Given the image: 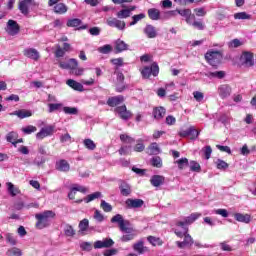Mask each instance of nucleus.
I'll use <instances>...</instances> for the list:
<instances>
[{
    "label": "nucleus",
    "instance_id": "obj_1",
    "mask_svg": "<svg viewBox=\"0 0 256 256\" xmlns=\"http://www.w3.org/2000/svg\"><path fill=\"white\" fill-rule=\"evenodd\" d=\"M174 233L177 235V237H180V239L184 237V241L176 242V245L179 247V249H185V247H191V245H193V238L191 235H189L188 227H183L181 230L175 229Z\"/></svg>",
    "mask_w": 256,
    "mask_h": 256
},
{
    "label": "nucleus",
    "instance_id": "obj_2",
    "mask_svg": "<svg viewBox=\"0 0 256 256\" xmlns=\"http://www.w3.org/2000/svg\"><path fill=\"white\" fill-rule=\"evenodd\" d=\"M37 222H36V227L37 229H45V227H49L51 225V222L49 219H54L55 217V212L51 210H46L42 213H38L35 215Z\"/></svg>",
    "mask_w": 256,
    "mask_h": 256
},
{
    "label": "nucleus",
    "instance_id": "obj_3",
    "mask_svg": "<svg viewBox=\"0 0 256 256\" xmlns=\"http://www.w3.org/2000/svg\"><path fill=\"white\" fill-rule=\"evenodd\" d=\"M205 59L212 67H217L223 61V50H208Z\"/></svg>",
    "mask_w": 256,
    "mask_h": 256
},
{
    "label": "nucleus",
    "instance_id": "obj_4",
    "mask_svg": "<svg viewBox=\"0 0 256 256\" xmlns=\"http://www.w3.org/2000/svg\"><path fill=\"white\" fill-rule=\"evenodd\" d=\"M53 133H55L54 125L45 126L36 134V139L42 140L45 139V137H51Z\"/></svg>",
    "mask_w": 256,
    "mask_h": 256
},
{
    "label": "nucleus",
    "instance_id": "obj_5",
    "mask_svg": "<svg viewBox=\"0 0 256 256\" xmlns=\"http://www.w3.org/2000/svg\"><path fill=\"white\" fill-rule=\"evenodd\" d=\"M115 112L118 113V117H120V119H122L123 121H129V119L133 117V113L127 110V106L125 105L116 107Z\"/></svg>",
    "mask_w": 256,
    "mask_h": 256
},
{
    "label": "nucleus",
    "instance_id": "obj_6",
    "mask_svg": "<svg viewBox=\"0 0 256 256\" xmlns=\"http://www.w3.org/2000/svg\"><path fill=\"white\" fill-rule=\"evenodd\" d=\"M5 30H6V33H8V35L15 37V35L19 34L20 27H19V24L17 23V21L9 20L7 22Z\"/></svg>",
    "mask_w": 256,
    "mask_h": 256
},
{
    "label": "nucleus",
    "instance_id": "obj_7",
    "mask_svg": "<svg viewBox=\"0 0 256 256\" xmlns=\"http://www.w3.org/2000/svg\"><path fill=\"white\" fill-rule=\"evenodd\" d=\"M201 217V213H192L190 216L184 218V221H178L176 225L178 227H181L183 230V227H187V225H191V223H195L197 219Z\"/></svg>",
    "mask_w": 256,
    "mask_h": 256
},
{
    "label": "nucleus",
    "instance_id": "obj_8",
    "mask_svg": "<svg viewBox=\"0 0 256 256\" xmlns=\"http://www.w3.org/2000/svg\"><path fill=\"white\" fill-rule=\"evenodd\" d=\"M23 55L28 59H32V61H39V59H41V54H39V51L35 48L24 49Z\"/></svg>",
    "mask_w": 256,
    "mask_h": 256
},
{
    "label": "nucleus",
    "instance_id": "obj_9",
    "mask_svg": "<svg viewBox=\"0 0 256 256\" xmlns=\"http://www.w3.org/2000/svg\"><path fill=\"white\" fill-rule=\"evenodd\" d=\"M115 242L111 238H105L103 240H98L94 243V249H107L113 247Z\"/></svg>",
    "mask_w": 256,
    "mask_h": 256
},
{
    "label": "nucleus",
    "instance_id": "obj_10",
    "mask_svg": "<svg viewBox=\"0 0 256 256\" xmlns=\"http://www.w3.org/2000/svg\"><path fill=\"white\" fill-rule=\"evenodd\" d=\"M144 204L145 202L141 199L128 198L125 201L127 209H141V207H143Z\"/></svg>",
    "mask_w": 256,
    "mask_h": 256
},
{
    "label": "nucleus",
    "instance_id": "obj_11",
    "mask_svg": "<svg viewBox=\"0 0 256 256\" xmlns=\"http://www.w3.org/2000/svg\"><path fill=\"white\" fill-rule=\"evenodd\" d=\"M240 62L242 63V65H245L246 67H253V53L243 52L242 55L240 56Z\"/></svg>",
    "mask_w": 256,
    "mask_h": 256
},
{
    "label": "nucleus",
    "instance_id": "obj_12",
    "mask_svg": "<svg viewBox=\"0 0 256 256\" xmlns=\"http://www.w3.org/2000/svg\"><path fill=\"white\" fill-rule=\"evenodd\" d=\"M107 25H109V27H115L120 31H123L126 27L125 21L119 20L117 18H109L107 20Z\"/></svg>",
    "mask_w": 256,
    "mask_h": 256
},
{
    "label": "nucleus",
    "instance_id": "obj_13",
    "mask_svg": "<svg viewBox=\"0 0 256 256\" xmlns=\"http://www.w3.org/2000/svg\"><path fill=\"white\" fill-rule=\"evenodd\" d=\"M132 247L138 255H145V253H149V248L145 246V243L142 240L134 243Z\"/></svg>",
    "mask_w": 256,
    "mask_h": 256
},
{
    "label": "nucleus",
    "instance_id": "obj_14",
    "mask_svg": "<svg viewBox=\"0 0 256 256\" xmlns=\"http://www.w3.org/2000/svg\"><path fill=\"white\" fill-rule=\"evenodd\" d=\"M56 170L61 171L62 173H68L71 170V165L65 159L58 160L56 162Z\"/></svg>",
    "mask_w": 256,
    "mask_h": 256
},
{
    "label": "nucleus",
    "instance_id": "obj_15",
    "mask_svg": "<svg viewBox=\"0 0 256 256\" xmlns=\"http://www.w3.org/2000/svg\"><path fill=\"white\" fill-rule=\"evenodd\" d=\"M119 189L123 197H129V195L132 193L131 185L125 181H120Z\"/></svg>",
    "mask_w": 256,
    "mask_h": 256
},
{
    "label": "nucleus",
    "instance_id": "obj_16",
    "mask_svg": "<svg viewBox=\"0 0 256 256\" xmlns=\"http://www.w3.org/2000/svg\"><path fill=\"white\" fill-rule=\"evenodd\" d=\"M178 15L185 18L186 23L191 24V21H195V16L191 12V9L178 10Z\"/></svg>",
    "mask_w": 256,
    "mask_h": 256
},
{
    "label": "nucleus",
    "instance_id": "obj_17",
    "mask_svg": "<svg viewBox=\"0 0 256 256\" xmlns=\"http://www.w3.org/2000/svg\"><path fill=\"white\" fill-rule=\"evenodd\" d=\"M33 0H19L18 9L23 15H29V5Z\"/></svg>",
    "mask_w": 256,
    "mask_h": 256
},
{
    "label": "nucleus",
    "instance_id": "obj_18",
    "mask_svg": "<svg viewBox=\"0 0 256 256\" xmlns=\"http://www.w3.org/2000/svg\"><path fill=\"white\" fill-rule=\"evenodd\" d=\"M218 94L221 99H227V97L231 96V87L227 84H223L218 88Z\"/></svg>",
    "mask_w": 256,
    "mask_h": 256
},
{
    "label": "nucleus",
    "instance_id": "obj_19",
    "mask_svg": "<svg viewBox=\"0 0 256 256\" xmlns=\"http://www.w3.org/2000/svg\"><path fill=\"white\" fill-rule=\"evenodd\" d=\"M123 101H125V97H123V95H118L108 98L107 105H109V107H117V105H121Z\"/></svg>",
    "mask_w": 256,
    "mask_h": 256
},
{
    "label": "nucleus",
    "instance_id": "obj_20",
    "mask_svg": "<svg viewBox=\"0 0 256 256\" xmlns=\"http://www.w3.org/2000/svg\"><path fill=\"white\" fill-rule=\"evenodd\" d=\"M67 27H79L78 30L87 29V25H82V21L79 18L70 19L67 21Z\"/></svg>",
    "mask_w": 256,
    "mask_h": 256
},
{
    "label": "nucleus",
    "instance_id": "obj_21",
    "mask_svg": "<svg viewBox=\"0 0 256 256\" xmlns=\"http://www.w3.org/2000/svg\"><path fill=\"white\" fill-rule=\"evenodd\" d=\"M117 75V82L120 83L116 86V91L118 93H122V91H125V85H123V81H125V75H123V72H116Z\"/></svg>",
    "mask_w": 256,
    "mask_h": 256
},
{
    "label": "nucleus",
    "instance_id": "obj_22",
    "mask_svg": "<svg viewBox=\"0 0 256 256\" xmlns=\"http://www.w3.org/2000/svg\"><path fill=\"white\" fill-rule=\"evenodd\" d=\"M6 187H7L8 193H9V195H11V197H17V195H19L21 193V190L19 189V187L15 186L11 182H7Z\"/></svg>",
    "mask_w": 256,
    "mask_h": 256
},
{
    "label": "nucleus",
    "instance_id": "obj_23",
    "mask_svg": "<svg viewBox=\"0 0 256 256\" xmlns=\"http://www.w3.org/2000/svg\"><path fill=\"white\" fill-rule=\"evenodd\" d=\"M66 85H68V87H71V89H74V91H80V92L84 91L83 84H81L73 79H68L66 81Z\"/></svg>",
    "mask_w": 256,
    "mask_h": 256
},
{
    "label": "nucleus",
    "instance_id": "obj_24",
    "mask_svg": "<svg viewBox=\"0 0 256 256\" xmlns=\"http://www.w3.org/2000/svg\"><path fill=\"white\" fill-rule=\"evenodd\" d=\"M144 33L148 37V39H155L157 37V30L153 25H146L144 28Z\"/></svg>",
    "mask_w": 256,
    "mask_h": 256
},
{
    "label": "nucleus",
    "instance_id": "obj_25",
    "mask_svg": "<svg viewBox=\"0 0 256 256\" xmlns=\"http://www.w3.org/2000/svg\"><path fill=\"white\" fill-rule=\"evenodd\" d=\"M150 183L153 187H161V185L165 183V177L161 175H154L150 179Z\"/></svg>",
    "mask_w": 256,
    "mask_h": 256
},
{
    "label": "nucleus",
    "instance_id": "obj_26",
    "mask_svg": "<svg viewBox=\"0 0 256 256\" xmlns=\"http://www.w3.org/2000/svg\"><path fill=\"white\" fill-rule=\"evenodd\" d=\"M10 115H16V117H19V119H25L27 117H31L33 115V112H31V110L22 109L14 111L10 113Z\"/></svg>",
    "mask_w": 256,
    "mask_h": 256
},
{
    "label": "nucleus",
    "instance_id": "obj_27",
    "mask_svg": "<svg viewBox=\"0 0 256 256\" xmlns=\"http://www.w3.org/2000/svg\"><path fill=\"white\" fill-rule=\"evenodd\" d=\"M234 219L239 223H251V216L249 214L236 213L234 214Z\"/></svg>",
    "mask_w": 256,
    "mask_h": 256
},
{
    "label": "nucleus",
    "instance_id": "obj_28",
    "mask_svg": "<svg viewBox=\"0 0 256 256\" xmlns=\"http://www.w3.org/2000/svg\"><path fill=\"white\" fill-rule=\"evenodd\" d=\"M129 45H127V43H125V41L118 39L115 42V50L117 51V53H123V51H127Z\"/></svg>",
    "mask_w": 256,
    "mask_h": 256
},
{
    "label": "nucleus",
    "instance_id": "obj_29",
    "mask_svg": "<svg viewBox=\"0 0 256 256\" xmlns=\"http://www.w3.org/2000/svg\"><path fill=\"white\" fill-rule=\"evenodd\" d=\"M148 17L152 19V21H159L161 18V12L159 9L152 8L148 10Z\"/></svg>",
    "mask_w": 256,
    "mask_h": 256
},
{
    "label": "nucleus",
    "instance_id": "obj_30",
    "mask_svg": "<svg viewBox=\"0 0 256 256\" xmlns=\"http://www.w3.org/2000/svg\"><path fill=\"white\" fill-rule=\"evenodd\" d=\"M16 139H19V134L15 131L9 132L6 135V141H8V143H12L14 147H17V142H15Z\"/></svg>",
    "mask_w": 256,
    "mask_h": 256
},
{
    "label": "nucleus",
    "instance_id": "obj_31",
    "mask_svg": "<svg viewBox=\"0 0 256 256\" xmlns=\"http://www.w3.org/2000/svg\"><path fill=\"white\" fill-rule=\"evenodd\" d=\"M148 155H159L161 153V148H159V144L156 142L150 144V146L147 149Z\"/></svg>",
    "mask_w": 256,
    "mask_h": 256
},
{
    "label": "nucleus",
    "instance_id": "obj_32",
    "mask_svg": "<svg viewBox=\"0 0 256 256\" xmlns=\"http://www.w3.org/2000/svg\"><path fill=\"white\" fill-rule=\"evenodd\" d=\"M166 110L163 107H158L153 110L154 119H157L158 121L160 119H163L165 117Z\"/></svg>",
    "mask_w": 256,
    "mask_h": 256
},
{
    "label": "nucleus",
    "instance_id": "obj_33",
    "mask_svg": "<svg viewBox=\"0 0 256 256\" xmlns=\"http://www.w3.org/2000/svg\"><path fill=\"white\" fill-rule=\"evenodd\" d=\"M66 11H68V8L64 3H58L54 6V12H56L58 15H63Z\"/></svg>",
    "mask_w": 256,
    "mask_h": 256
},
{
    "label": "nucleus",
    "instance_id": "obj_34",
    "mask_svg": "<svg viewBox=\"0 0 256 256\" xmlns=\"http://www.w3.org/2000/svg\"><path fill=\"white\" fill-rule=\"evenodd\" d=\"M62 109H63V103L48 104V113H55V111H61Z\"/></svg>",
    "mask_w": 256,
    "mask_h": 256
},
{
    "label": "nucleus",
    "instance_id": "obj_35",
    "mask_svg": "<svg viewBox=\"0 0 256 256\" xmlns=\"http://www.w3.org/2000/svg\"><path fill=\"white\" fill-rule=\"evenodd\" d=\"M120 231H122V233H133V227H131V223L126 220L124 221V223L122 224V226H119Z\"/></svg>",
    "mask_w": 256,
    "mask_h": 256
},
{
    "label": "nucleus",
    "instance_id": "obj_36",
    "mask_svg": "<svg viewBox=\"0 0 256 256\" xmlns=\"http://www.w3.org/2000/svg\"><path fill=\"white\" fill-rule=\"evenodd\" d=\"M188 25H192V27L198 29V31H203L205 29V24L201 20H191V23Z\"/></svg>",
    "mask_w": 256,
    "mask_h": 256
},
{
    "label": "nucleus",
    "instance_id": "obj_37",
    "mask_svg": "<svg viewBox=\"0 0 256 256\" xmlns=\"http://www.w3.org/2000/svg\"><path fill=\"white\" fill-rule=\"evenodd\" d=\"M206 77L215 78V79H223V77H225V72L224 71L208 72L206 74Z\"/></svg>",
    "mask_w": 256,
    "mask_h": 256
},
{
    "label": "nucleus",
    "instance_id": "obj_38",
    "mask_svg": "<svg viewBox=\"0 0 256 256\" xmlns=\"http://www.w3.org/2000/svg\"><path fill=\"white\" fill-rule=\"evenodd\" d=\"M152 167H157V169H161L163 167V160L159 156H155L151 159Z\"/></svg>",
    "mask_w": 256,
    "mask_h": 256
},
{
    "label": "nucleus",
    "instance_id": "obj_39",
    "mask_svg": "<svg viewBox=\"0 0 256 256\" xmlns=\"http://www.w3.org/2000/svg\"><path fill=\"white\" fill-rule=\"evenodd\" d=\"M99 197H102L101 192H94L87 197L84 198L85 203H91V201H95V199H99Z\"/></svg>",
    "mask_w": 256,
    "mask_h": 256
},
{
    "label": "nucleus",
    "instance_id": "obj_40",
    "mask_svg": "<svg viewBox=\"0 0 256 256\" xmlns=\"http://www.w3.org/2000/svg\"><path fill=\"white\" fill-rule=\"evenodd\" d=\"M83 143L86 149H88L89 151H95V149L97 148V145L91 139H85Z\"/></svg>",
    "mask_w": 256,
    "mask_h": 256
},
{
    "label": "nucleus",
    "instance_id": "obj_41",
    "mask_svg": "<svg viewBox=\"0 0 256 256\" xmlns=\"http://www.w3.org/2000/svg\"><path fill=\"white\" fill-rule=\"evenodd\" d=\"M149 243L153 245V247L161 246L163 245V241H161V238H157L154 236H149L148 238Z\"/></svg>",
    "mask_w": 256,
    "mask_h": 256
},
{
    "label": "nucleus",
    "instance_id": "obj_42",
    "mask_svg": "<svg viewBox=\"0 0 256 256\" xmlns=\"http://www.w3.org/2000/svg\"><path fill=\"white\" fill-rule=\"evenodd\" d=\"M126 221L123 219L121 214H116L114 217L111 218V223H118L119 227H123V223Z\"/></svg>",
    "mask_w": 256,
    "mask_h": 256
},
{
    "label": "nucleus",
    "instance_id": "obj_43",
    "mask_svg": "<svg viewBox=\"0 0 256 256\" xmlns=\"http://www.w3.org/2000/svg\"><path fill=\"white\" fill-rule=\"evenodd\" d=\"M174 163L178 165V169H185L189 165V159L187 158H181L179 160H176Z\"/></svg>",
    "mask_w": 256,
    "mask_h": 256
},
{
    "label": "nucleus",
    "instance_id": "obj_44",
    "mask_svg": "<svg viewBox=\"0 0 256 256\" xmlns=\"http://www.w3.org/2000/svg\"><path fill=\"white\" fill-rule=\"evenodd\" d=\"M100 207L105 213H111L113 211V206H111V204L107 203L105 200H101Z\"/></svg>",
    "mask_w": 256,
    "mask_h": 256
},
{
    "label": "nucleus",
    "instance_id": "obj_45",
    "mask_svg": "<svg viewBox=\"0 0 256 256\" xmlns=\"http://www.w3.org/2000/svg\"><path fill=\"white\" fill-rule=\"evenodd\" d=\"M89 229V220L87 218H84L79 223V230L84 233V231H87Z\"/></svg>",
    "mask_w": 256,
    "mask_h": 256
},
{
    "label": "nucleus",
    "instance_id": "obj_46",
    "mask_svg": "<svg viewBox=\"0 0 256 256\" xmlns=\"http://www.w3.org/2000/svg\"><path fill=\"white\" fill-rule=\"evenodd\" d=\"M118 19H127V17H131L130 11L128 9H122L117 12Z\"/></svg>",
    "mask_w": 256,
    "mask_h": 256
},
{
    "label": "nucleus",
    "instance_id": "obj_47",
    "mask_svg": "<svg viewBox=\"0 0 256 256\" xmlns=\"http://www.w3.org/2000/svg\"><path fill=\"white\" fill-rule=\"evenodd\" d=\"M99 53H103V55H107L108 53H111L113 51V47L109 44H106L102 47L98 48Z\"/></svg>",
    "mask_w": 256,
    "mask_h": 256
},
{
    "label": "nucleus",
    "instance_id": "obj_48",
    "mask_svg": "<svg viewBox=\"0 0 256 256\" xmlns=\"http://www.w3.org/2000/svg\"><path fill=\"white\" fill-rule=\"evenodd\" d=\"M190 171L201 173V165L196 161H190Z\"/></svg>",
    "mask_w": 256,
    "mask_h": 256
},
{
    "label": "nucleus",
    "instance_id": "obj_49",
    "mask_svg": "<svg viewBox=\"0 0 256 256\" xmlns=\"http://www.w3.org/2000/svg\"><path fill=\"white\" fill-rule=\"evenodd\" d=\"M120 140L123 143H127V144L135 143V138H133V137L127 135V134H121L120 135Z\"/></svg>",
    "mask_w": 256,
    "mask_h": 256
},
{
    "label": "nucleus",
    "instance_id": "obj_50",
    "mask_svg": "<svg viewBox=\"0 0 256 256\" xmlns=\"http://www.w3.org/2000/svg\"><path fill=\"white\" fill-rule=\"evenodd\" d=\"M234 19L249 20L251 19V15L247 14V12H238L234 14Z\"/></svg>",
    "mask_w": 256,
    "mask_h": 256
},
{
    "label": "nucleus",
    "instance_id": "obj_51",
    "mask_svg": "<svg viewBox=\"0 0 256 256\" xmlns=\"http://www.w3.org/2000/svg\"><path fill=\"white\" fill-rule=\"evenodd\" d=\"M76 67H79V62L75 58H70L68 60V69L72 72Z\"/></svg>",
    "mask_w": 256,
    "mask_h": 256
},
{
    "label": "nucleus",
    "instance_id": "obj_52",
    "mask_svg": "<svg viewBox=\"0 0 256 256\" xmlns=\"http://www.w3.org/2000/svg\"><path fill=\"white\" fill-rule=\"evenodd\" d=\"M63 111L64 113H66V115H77V113H79V110L75 107H63Z\"/></svg>",
    "mask_w": 256,
    "mask_h": 256
},
{
    "label": "nucleus",
    "instance_id": "obj_53",
    "mask_svg": "<svg viewBox=\"0 0 256 256\" xmlns=\"http://www.w3.org/2000/svg\"><path fill=\"white\" fill-rule=\"evenodd\" d=\"M241 45H243V42L239 41V39H233L228 43L230 49H237V47H241Z\"/></svg>",
    "mask_w": 256,
    "mask_h": 256
},
{
    "label": "nucleus",
    "instance_id": "obj_54",
    "mask_svg": "<svg viewBox=\"0 0 256 256\" xmlns=\"http://www.w3.org/2000/svg\"><path fill=\"white\" fill-rule=\"evenodd\" d=\"M194 132H195V127L190 126L189 129L180 131L179 135L180 137H189V135H191V133H194Z\"/></svg>",
    "mask_w": 256,
    "mask_h": 256
},
{
    "label": "nucleus",
    "instance_id": "obj_55",
    "mask_svg": "<svg viewBox=\"0 0 256 256\" xmlns=\"http://www.w3.org/2000/svg\"><path fill=\"white\" fill-rule=\"evenodd\" d=\"M194 13L196 17H205V15H207V10L205 7L195 8Z\"/></svg>",
    "mask_w": 256,
    "mask_h": 256
},
{
    "label": "nucleus",
    "instance_id": "obj_56",
    "mask_svg": "<svg viewBox=\"0 0 256 256\" xmlns=\"http://www.w3.org/2000/svg\"><path fill=\"white\" fill-rule=\"evenodd\" d=\"M22 131H23V133H25V135H31V133H35V131H37V127H35L33 125H29V126L22 128Z\"/></svg>",
    "mask_w": 256,
    "mask_h": 256
},
{
    "label": "nucleus",
    "instance_id": "obj_57",
    "mask_svg": "<svg viewBox=\"0 0 256 256\" xmlns=\"http://www.w3.org/2000/svg\"><path fill=\"white\" fill-rule=\"evenodd\" d=\"M141 19H145V14H138V15H134L132 17V22H130V26H133V25H137V23H139V21H141Z\"/></svg>",
    "mask_w": 256,
    "mask_h": 256
},
{
    "label": "nucleus",
    "instance_id": "obj_58",
    "mask_svg": "<svg viewBox=\"0 0 256 256\" xmlns=\"http://www.w3.org/2000/svg\"><path fill=\"white\" fill-rule=\"evenodd\" d=\"M202 153L205 159H211V153H213V149H211V146H206L202 149Z\"/></svg>",
    "mask_w": 256,
    "mask_h": 256
},
{
    "label": "nucleus",
    "instance_id": "obj_59",
    "mask_svg": "<svg viewBox=\"0 0 256 256\" xmlns=\"http://www.w3.org/2000/svg\"><path fill=\"white\" fill-rule=\"evenodd\" d=\"M64 233L67 237H73L75 235V230L73 229V226L67 225L64 228Z\"/></svg>",
    "mask_w": 256,
    "mask_h": 256
},
{
    "label": "nucleus",
    "instance_id": "obj_60",
    "mask_svg": "<svg viewBox=\"0 0 256 256\" xmlns=\"http://www.w3.org/2000/svg\"><path fill=\"white\" fill-rule=\"evenodd\" d=\"M6 241L10 243V245H17V238L11 233L6 234Z\"/></svg>",
    "mask_w": 256,
    "mask_h": 256
},
{
    "label": "nucleus",
    "instance_id": "obj_61",
    "mask_svg": "<svg viewBox=\"0 0 256 256\" xmlns=\"http://www.w3.org/2000/svg\"><path fill=\"white\" fill-rule=\"evenodd\" d=\"M193 97L195 101H197L198 103H201V101L205 99V94H203V92L195 91L193 92Z\"/></svg>",
    "mask_w": 256,
    "mask_h": 256
},
{
    "label": "nucleus",
    "instance_id": "obj_62",
    "mask_svg": "<svg viewBox=\"0 0 256 256\" xmlns=\"http://www.w3.org/2000/svg\"><path fill=\"white\" fill-rule=\"evenodd\" d=\"M135 239V234L133 232L131 233H126L121 237V241L126 243L127 241H133Z\"/></svg>",
    "mask_w": 256,
    "mask_h": 256
},
{
    "label": "nucleus",
    "instance_id": "obj_63",
    "mask_svg": "<svg viewBox=\"0 0 256 256\" xmlns=\"http://www.w3.org/2000/svg\"><path fill=\"white\" fill-rule=\"evenodd\" d=\"M7 256H21V250L19 248H12L7 251Z\"/></svg>",
    "mask_w": 256,
    "mask_h": 256
},
{
    "label": "nucleus",
    "instance_id": "obj_64",
    "mask_svg": "<svg viewBox=\"0 0 256 256\" xmlns=\"http://www.w3.org/2000/svg\"><path fill=\"white\" fill-rule=\"evenodd\" d=\"M216 167H217V169H227L229 167V164H227V162H225L221 159H218L216 161Z\"/></svg>",
    "mask_w": 256,
    "mask_h": 256
}]
</instances>
